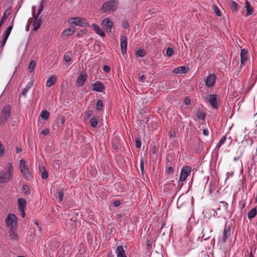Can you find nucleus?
I'll return each instance as SVG.
<instances>
[{"label":"nucleus","instance_id":"nucleus-15","mask_svg":"<svg viewBox=\"0 0 257 257\" xmlns=\"http://www.w3.org/2000/svg\"><path fill=\"white\" fill-rule=\"evenodd\" d=\"M216 76L214 74H210L205 81V84L208 87H212L216 80Z\"/></svg>","mask_w":257,"mask_h":257},{"label":"nucleus","instance_id":"nucleus-59","mask_svg":"<svg viewBox=\"0 0 257 257\" xmlns=\"http://www.w3.org/2000/svg\"><path fill=\"white\" fill-rule=\"evenodd\" d=\"M123 26L124 29H127V28H128L129 25L127 23V22H124L123 24Z\"/></svg>","mask_w":257,"mask_h":257},{"label":"nucleus","instance_id":"nucleus-13","mask_svg":"<svg viewBox=\"0 0 257 257\" xmlns=\"http://www.w3.org/2000/svg\"><path fill=\"white\" fill-rule=\"evenodd\" d=\"M87 78V74L82 72H81L76 81V84L78 86H82Z\"/></svg>","mask_w":257,"mask_h":257},{"label":"nucleus","instance_id":"nucleus-38","mask_svg":"<svg viewBox=\"0 0 257 257\" xmlns=\"http://www.w3.org/2000/svg\"><path fill=\"white\" fill-rule=\"evenodd\" d=\"M5 154V148L2 143L0 142V157L4 156Z\"/></svg>","mask_w":257,"mask_h":257},{"label":"nucleus","instance_id":"nucleus-23","mask_svg":"<svg viewBox=\"0 0 257 257\" xmlns=\"http://www.w3.org/2000/svg\"><path fill=\"white\" fill-rule=\"evenodd\" d=\"M57 78L55 75H52L47 81L46 87H50L53 85L56 81Z\"/></svg>","mask_w":257,"mask_h":257},{"label":"nucleus","instance_id":"nucleus-37","mask_svg":"<svg viewBox=\"0 0 257 257\" xmlns=\"http://www.w3.org/2000/svg\"><path fill=\"white\" fill-rule=\"evenodd\" d=\"M23 189L25 194L28 195L30 193V189L28 185H24L23 186Z\"/></svg>","mask_w":257,"mask_h":257},{"label":"nucleus","instance_id":"nucleus-22","mask_svg":"<svg viewBox=\"0 0 257 257\" xmlns=\"http://www.w3.org/2000/svg\"><path fill=\"white\" fill-rule=\"evenodd\" d=\"M19 210L25 209L27 201L25 199L19 198L18 200Z\"/></svg>","mask_w":257,"mask_h":257},{"label":"nucleus","instance_id":"nucleus-18","mask_svg":"<svg viewBox=\"0 0 257 257\" xmlns=\"http://www.w3.org/2000/svg\"><path fill=\"white\" fill-rule=\"evenodd\" d=\"M116 254L117 257H126L125 250H124L123 247L121 245L117 247L116 249Z\"/></svg>","mask_w":257,"mask_h":257},{"label":"nucleus","instance_id":"nucleus-26","mask_svg":"<svg viewBox=\"0 0 257 257\" xmlns=\"http://www.w3.org/2000/svg\"><path fill=\"white\" fill-rule=\"evenodd\" d=\"M75 31V29L74 28H69L63 32V35L65 36H71L74 33Z\"/></svg>","mask_w":257,"mask_h":257},{"label":"nucleus","instance_id":"nucleus-4","mask_svg":"<svg viewBox=\"0 0 257 257\" xmlns=\"http://www.w3.org/2000/svg\"><path fill=\"white\" fill-rule=\"evenodd\" d=\"M17 217L12 213H9L5 219L6 226L9 229H16Z\"/></svg>","mask_w":257,"mask_h":257},{"label":"nucleus","instance_id":"nucleus-11","mask_svg":"<svg viewBox=\"0 0 257 257\" xmlns=\"http://www.w3.org/2000/svg\"><path fill=\"white\" fill-rule=\"evenodd\" d=\"M102 25L105 29L107 33H110L113 26V23L108 18H106L102 21Z\"/></svg>","mask_w":257,"mask_h":257},{"label":"nucleus","instance_id":"nucleus-52","mask_svg":"<svg viewBox=\"0 0 257 257\" xmlns=\"http://www.w3.org/2000/svg\"><path fill=\"white\" fill-rule=\"evenodd\" d=\"M145 79H146V76L144 75H142L140 76L139 81L141 82H144Z\"/></svg>","mask_w":257,"mask_h":257},{"label":"nucleus","instance_id":"nucleus-19","mask_svg":"<svg viewBox=\"0 0 257 257\" xmlns=\"http://www.w3.org/2000/svg\"><path fill=\"white\" fill-rule=\"evenodd\" d=\"M212 232V229H205L204 228L202 230V238L204 240H207L210 237V233Z\"/></svg>","mask_w":257,"mask_h":257},{"label":"nucleus","instance_id":"nucleus-39","mask_svg":"<svg viewBox=\"0 0 257 257\" xmlns=\"http://www.w3.org/2000/svg\"><path fill=\"white\" fill-rule=\"evenodd\" d=\"M103 107V103L102 101L100 100H99L97 102L96 104V108L97 110H101Z\"/></svg>","mask_w":257,"mask_h":257},{"label":"nucleus","instance_id":"nucleus-54","mask_svg":"<svg viewBox=\"0 0 257 257\" xmlns=\"http://www.w3.org/2000/svg\"><path fill=\"white\" fill-rule=\"evenodd\" d=\"M203 134L205 136H208L209 135V131L208 129H204L203 131Z\"/></svg>","mask_w":257,"mask_h":257},{"label":"nucleus","instance_id":"nucleus-45","mask_svg":"<svg viewBox=\"0 0 257 257\" xmlns=\"http://www.w3.org/2000/svg\"><path fill=\"white\" fill-rule=\"evenodd\" d=\"M135 143H136V147L137 148H140L141 146V142L139 138H137L135 139Z\"/></svg>","mask_w":257,"mask_h":257},{"label":"nucleus","instance_id":"nucleus-9","mask_svg":"<svg viewBox=\"0 0 257 257\" xmlns=\"http://www.w3.org/2000/svg\"><path fill=\"white\" fill-rule=\"evenodd\" d=\"M20 169L22 174L25 176L26 178H28L30 176V174L29 170L26 166V162L24 160H21L20 162Z\"/></svg>","mask_w":257,"mask_h":257},{"label":"nucleus","instance_id":"nucleus-6","mask_svg":"<svg viewBox=\"0 0 257 257\" xmlns=\"http://www.w3.org/2000/svg\"><path fill=\"white\" fill-rule=\"evenodd\" d=\"M69 23L76 26L85 27L88 25L86 19L79 17L70 18L69 20Z\"/></svg>","mask_w":257,"mask_h":257},{"label":"nucleus","instance_id":"nucleus-41","mask_svg":"<svg viewBox=\"0 0 257 257\" xmlns=\"http://www.w3.org/2000/svg\"><path fill=\"white\" fill-rule=\"evenodd\" d=\"M213 10L217 16H221V13L220 12L219 9L216 6H213Z\"/></svg>","mask_w":257,"mask_h":257},{"label":"nucleus","instance_id":"nucleus-34","mask_svg":"<svg viewBox=\"0 0 257 257\" xmlns=\"http://www.w3.org/2000/svg\"><path fill=\"white\" fill-rule=\"evenodd\" d=\"M226 140V136H223L219 140L218 144H217V148H219L222 145V144L224 143V142Z\"/></svg>","mask_w":257,"mask_h":257},{"label":"nucleus","instance_id":"nucleus-25","mask_svg":"<svg viewBox=\"0 0 257 257\" xmlns=\"http://www.w3.org/2000/svg\"><path fill=\"white\" fill-rule=\"evenodd\" d=\"M257 214V209L254 207L251 209L247 213V217L249 219L254 218Z\"/></svg>","mask_w":257,"mask_h":257},{"label":"nucleus","instance_id":"nucleus-7","mask_svg":"<svg viewBox=\"0 0 257 257\" xmlns=\"http://www.w3.org/2000/svg\"><path fill=\"white\" fill-rule=\"evenodd\" d=\"M231 229L230 226H225L224 229L223 230L222 237L219 240L222 243H224L226 242L227 240L229 239V238L231 236Z\"/></svg>","mask_w":257,"mask_h":257},{"label":"nucleus","instance_id":"nucleus-55","mask_svg":"<svg viewBox=\"0 0 257 257\" xmlns=\"http://www.w3.org/2000/svg\"><path fill=\"white\" fill-rule=\"evenodd\" d=\"M140 167H141V171L143 172L144 171V161L143 160H142L141 161Z\"/></svg>","mask_w":257,"mask_h":257},{"label":"nucleus","instance_id":"nucleus-58","mask_svg":"<svg viewBox=\"0 0 257 257\" xmlns=\"http://www.w3.org/2000/svg\"><path fill=\"white\" fill-rule=\"evenodd\" d=\"M233 175V172H227L226 173V176H227L226 179L228 178L229 177H232Z\"/></svg>","mask_w":257,"mask_h":257},{"label":"nucleus","instance_id":"nucleus-20","mask_svg":"<svg viewBox=\"0 0 257 257\" xmlns=\"http://www.w3.org/2000/svg\"><path fill=\"white\" fill-rule=\"evenodd\" d=\"M16 229H9V237L11 239L18 240L19 236L17 233L15 231Z\"/></svg>","mask_w":257,"mask_h":257},{"label":"nucleus","instance_id":"nucleus-33","mask_svg":"<svg viewBox=\"0 0 257 257\" xmlns=\"http://www.w3.org/2000/svg\"><path fill=\"white\" fill-rule=\"evenodd\" d=\"M237 6L238 5L236 2L234 1L231 2L230 4V7L233 11H235L237 10Z\"/></svg>","mask_w":257,"mask_h":257},{"label":"nucleus","instance_id":"nucleus-50","mask_svg":"<svg viewBox=\"0 0 257 257\" xmlns=\"http://www.w3.org/2000/svg\"><path fill=\"white\" fill-rule=\"evenodd\" d=\"M190 102H191V101H190V99L188 97H186L184 99V103L188 105H189L190 104Z\"/></svg>","mask_w":257,"mask_h":257},{"label":"nucleus","instance_id":"nucleus-21","mask_svg":"<svg viewBox=\"0 0 257 257\" xmlns=\"http://www.w3.org/2000/svg\"><path fill=\"white\" fill-rule=\"evenodd\" d=\"M245 8L246 11V16H248L251 15L253 14V10L252 7H251L250 4L247 0H246L245 2Z\"/></svg>","mask_w":257,"mask_h":257},{"label":"nucleus","instance_id":"nucleus-40","mask_svg":"<svg viewBox=\"0 0 257 257\" xmlns=\"http://www.w3.org/2000/svg\"><path fill=\"white\" fill-rule=\"evenodd\" d=\"M173 52H174L173 49L172 48L169 47L167 49L166 55L168 57H170L173 55Z\"/></svg>","mask_w":257,"mask_h":257},{"label":"nucleus","instance_id":"nucleus-14","mask_svg":"<svg viewBox=\"0 0 257 257\" xmlns=\"http://www.w3.org/2000/svg\"><path fill=\"white\" fill-rule=\"evenodd\" d=\"M120 41L122 53L123 55L126 54L127 43L125 37L124 36H121Z\"/></svg>","mask_w":257,"mask_h":257},{"label":"nucleus","instance_id":"nucleus-48","mask_svg":"<svg viewBox=\"0 0 257 257\" xmlns=\"http://www.w3.org/2000/svg\"><path fill=\"white\" fill-rule=\"evenodd\" d=\"M110 70V69L109 66H107V65H105V66H104L103 68V70L105 72H106V73H108V72H109Z\"/></svg>","mask_w":257,"mask_h":257},{"label":"nucleus","instance_id":"nucleus-28","mask_svg":"<svg viewBox=\"0 0 257 257\" xmlns=\"http://www.w3.org/2000/svg\"><path fill=\"white\" fill-rule=\"evenodd\" d=\"M41 117L44 120H47L49 116V113L47 110H43L41 113Z\"/></svg>","mask_w":257,"mask_h":257},{"label":"nucleus","instance_id":"nucleus-30","mask_svg":"<svg viewBox=\"0 0 257 257\" xmlns=\"http://www.w3.org/2000/svg\"><path fill=\"white\" fill-rule=\"evenodd\" d=\"M196 114L197 117L201 120H204L205 118V113L200 110L197 111Z\"/></svg>","mask_w":257,"mask_h":257},{"label":"nucleus","instance_id":"nucleus-5","mask_svg":"<svg viewBox=\"0 0 257 257\" xmlns=\"http://www.w3.org/2000/svg\"><path fill=\"white\" fill-rule=\"evenodd\" d=\"M11 108L9 105L5 106L0 113V122L5 123L11 115Z\"/></svg>","mask_w":257,"mask_h":257},{"label":"nucleus","instance_id":"nucleus-60","mask_svg":"<svg viewBox=\"0 0 257 257\" xmlns=\"http://www.w3.org/2000/svg\"><path fill=\"white\" fill-rule=\"evenodd\" d=\"M54 167L56 169H58L59 168V164L57 162H56L54 164Z\"/></svg>","mask_w":257,"mask_h":257},{"label":"nucleus","instance_id":"nucleus-31","mask_svg":"<svg viewBox=\"0 0 257 257\" xmlns=\"http://www.w3.org/2000/svg\"><path fill=\"white\" fill-rule=\"evenodd\" d=\"M36 66V62L34 60H32L29 65V70L30 73H32Z\"/></svg>","mask_w":257,"mask_h":257},{"label":"nucleus","instance_id":"nucleus-8","mask_svg":"<svg viewBox=\"0 0 257 257\" xmlns=\"http://www.w3.org/2000/svg\"><path fill=\"white\" fill-rule=\"evenodd\" d=\"M92 90L94 91L102 92L105 89V86L104 84L99 81H97L95 82L92 84Z\"/></svg>","mask_w":257,"mask_h":257},{"label":"nucleus","instance_id":"nucleus-49","mask_svg":"<svg viewBox=\"0 0 257 257\" xmlns=\"http://www.w3.org/2000/svg\"><path fill=\"white\" fill-rule=\"evenodd\" d=\"M48 175L47 172L46 171H43L42 174V178L44 179H46L48 178Z\"/></svg>","mask_w":257,"mask_h":257},{"label":"nucleus","instance_id":"nucleus-62","mask_svg":"<svg viewBox=\"0 0 257 257\" xmlns=\"http://www.w3.org/2000/svg\"><path fill=\"white\" fill-rule=\"evenodd\" d=\"M22 151V149L20 147H17L16 148V152L17 153H19Z\"/></svg>","mask_w":257,"mask_h":257},{"label":"nucleus","instance_id":"nucleus-43","mask_svg":"<svg viewBox=\"0 0 257 257\" xmlns=\"http://www.w3.org/2000/svg\"><path fill=\"white\" fill-rule=\"evenodd\" d=\"M43 4L41 3V5H40L39 9H38V10L37 11V15H35L34 16L39 17V16L40 15V14H41V13L43 11Z\"/></svg>","mask_w":257,"mask_h":257},{"label":"nucleus","instance_id":"nucleus-42","mask_svg":"<svg viewBox=\"0 0 257 257\" xmlns=\"http://www.w3.org/2000/svg\"><path fill=\"white\" fill-rule=\"evenodd\" d=\"M31 86L29 85H27L26 87L23 90L22 94L23 95H26L29 90L30 89Z\"/></svg>","mask_w":257,"mask_h":257},{"label":"nucleus","instance_id":"nucleus-29","mask_svg":"<svg viewBox=\"0 0 257 257\" xmlns=\"http://www.w3.org/2000/svg\"><path fill=\"white\" fill-rule=\"evenodd\" d=\"M90 122L91 126H92L93 127H95L97 126L98 122L97 117H93L92 118H91Z\"/></svg>","mask_w":257,"mask_h":257},{"label":"nucleus","instance_id":"nucleus-61","mask_svg":"<svg viewBox=\"0 0 257 257\" xmlns=\"http://www.w3.org/2000/svg\"><path fill=\"white\" fill-rule=\"evenodd\" d=\"M173 171V169L172 167H169L168 168V170H167V172L168 173H172Z\"/></svg>","mask_w":257,"mask_h":257},{"label":"nucleus","instance_id":"nucleus-47","mask_svg":"<svg viewBox=\"0 0 257 257\" xmlns=\"http://www.w3.org/2000/svg\"><path fill=\"white\" fill-rule=\"evenodd\" d=\"M49 130L47 128L43 129L41 132V134L44 136H47L49 133Z\"/></svg>","mask_w":257,"mask_h":257},{"label":"nucleus","instance_id":"nucleus-12","mask_svg":"<svg viewBox=\"0 0 257 257\" xmlns=\"http://www.w3.org/2000/svg\"><path fill=\"white\" fill-rule=\"evenodd\" d=\"M217 97L216 94H211L206 96V99L210 103V104L215 108H217L218 107V104L217 102Z\"/></svg>","mask_w":257,"mask_h":257},{"label":"nucleus","instance_id":"nucleus-63","mask_svg":"<svg viewBox=\"0 0 257 257\" xmlns=\"http://www.w3.org/2000/svg\"><path fill=\"white\" fill-rule=\"evenodd\" d=\"M83 35V31H80V32H79L78 33V35H77V36H78V37H82Z\"/></svg>","mask_w":257,"mask_h":257},{"label":"nucleus","instance_id":"nucleus-35","mask_svg":"<svg viewBox=\"0 0 257 257\" xmlns=\"http://www.w3.org/2000/svg\"><path fill=\"white\" fill-rule=\"evenodd\" d=\"M78 212H76L75 211H72L71 212V216H72L71 218V220L73 222H76L77 220V219L75 217V216L78 215Z\"/></svg>","mask_w":257,"mask_h":257},{"label":"nucleus","instance_id":"nucleus-32","mask_svg":"<svg viewBox=\"0 0 257 257\" xmlns=\"http://www.w3.org/2000/svg\"><path fill=\"white\" fill-rule=\"evenodd\" d=\"M13 22H14V20L12 21V25L11 26H10L6 30V31L5 32V35L6 36V37H9L10 33H11V32L13 29Z\"/></svg>","mask_w":257,"mask_h":257},{"label":"nucleus","instance_id":"nucleus-24","mask_svg":"<svg viewBox=\"0 0 257 257\" xmlns=\"http://www.w3.org/2000/svg\"><path fill=\"white\" fill-rule=\"evenodd\" d=\"M38 17L34 16L35 21L33 23V26L34 27V30H37L41 26V21L40 19H38Z\"/></svg>","mask_w":257,"mask_h":257},{"label":"nucleus","instance_id":"nucleus-44","mask_svg":"<svg viewBox=\"0 0 257 257\" xmlns=\"http://www.w3.org/2000/svg\"><path fill=\"white\" fill-rule=\"evenodd\" d=\"M71 60V57L69 54H65L64 56V60L66 62H68Z\"/></svg>","mask_w":257,"mask_h":257},{"label":"nucleus","instance_id":"nucleus-1","mask_svg":"<svg viewBox=\"0 0 257 257\" xmlns=\"http://www.w3.org/2000/svg\"><path fill=\"white\" fill-rule=\"evenodd\" d=\"M13 166L9 163L7 166V170L0 171V183H4L9 181L12 178Z\"/></svg>","mask_w":257,"mask_h":257},{"label":"nucleus","instance_id":"nucleus-53","mask_svg":"<svg viewBox=\"0 0 257 257\" xmlns=\"http://www.w3.org/2000/svg\"><path fill=\"white\" fill-rule=\"evenodd\" d=\"M25 209H21L19 210V212H20V214L22 217L24 218L25 217Z\"/></svg>","mask_w":257,"mask_h":257},{"label":"nucleus","instance_id":"nucleus-27","mask_svg":"<svg viewBox=\"0 0 257 257\" xmlns=\"http://www.w3.org/2000/svg\"><path fill=\"white\" fill-rule=\"evenodd\" d=\"M119 141L118 138L114 137L112 140V146L115 150H117L119 148Z\"/></svg>","mask_w":257,"mask_h":257},{"label":"nucleus","instance_id":"nucleus-17","mask_svg":"<svg viewBox=\"0 0 257 257\" xmlns=\"http://www.w3.org/2000/svg\"><path fill=\"white\" fill-rule=\"evenodd\" d=\"M92 27L93 30L99 36L101 37H104L105 33L104 32L100 29L99 26L96 24H93L92 25Z\"/></svg>","mask_w":257,"mask_h":257},{"label":"nucleus","instance_id":"nucleus-46","mask_svg":"<svg viewBox=\"0 0 257 257\" xmlns=\"http://www.w3.org/2000/svg\"><path fill=\"white\" fill-rule=\"evenodd\" d=\"M64 197V194L62 191H59L58 192V199L60 201H61L63 200Z\"/></svg>","mask_w":257,"mask_h":257},{"label":"nucleus","instance_id":"nucleus-56","mask_svg":"<svg viewBox=\"0 0 257 257\" xmlns=\"http://www.w3.org/2000/svg\"><path fill=\"white\" fill-rule=\"evenodd\" d=\"M9 37H6V35L4 36V38H3V42H2V46L4 45L8 39Z\"/></svg>","mask_w":257,"mask_h":257},{"label":"nucleus","instance_id":"nucleus-51","mask_svg":"<svg viewBox=\"0 0 257 257\" xmlns=\"http://www.w3.org/2000/svg\"><path fill=\"white\" fill-rule=\"evenodd\" d=\"M112 203H113V205L115 207L118 206L120 204V202L119 200H115Z\"/></svg>","mask_w":257,"mask_h":257},{"label":"nucleus","instance_id":"nucleus-36","mask_svg":"<svg viewBox=\"0 0 257 257\" xmlns=\"http://www.w3.org/2000/svg\"><path fill=\"white\" fill-rule=\"evenodd\" d=\"M145 51L143 49H140L136 52L137 56L139 57H143L145 55Z\"/></svg>","mask_w":257,"mask_h":257},{"label":"nucleus","instance_id":"nucleus-2","mask_svg":"<svg viewBox=\"0 0 257 257\" xmlns=\"http://www.w3.org/2000/svg\"><path fill=\"white\" fill-rule=\"evenodd\" d=\"M117 1H110L103 5L101 10L103 13H110L115 11L117 8Z\"/></svg>","mask_w":257,"mask_h":257},{"label":"nucleus","instance_id":"nucleus-16","mask_svg":"<svg viewBox=\"0 0 257 257\" xmlns=\"http://www.w3.org/2000/svg\"><path fill=\"white\" fill-rule=\"evenodd\" d=\"M188 71V68L185 66H183L174 68L172 72L176 74H183L186 73Z\"/></svg>","mask_w":257,"mask_h":257},{"label":"nucleus","instance_id":"nucleus-57","mask_svg":"<svg viewBox=\"0 0 257 257\" xmlns=\"http://www.w3.org/2000/svg\"><path fill=\"white\" fill-rule=\"evenodd\" d=\"M9 37H6V35L4 36V38H3V42H2V46L4 45L8 39Z\"/></svg>","mask_w":257,"mask_h":257},{"label":"nucleus","instance_id":"nucleus-10","mask_svg":"<svg viewBox=\"0 0 257 257\" xmlns=\"http://www.w3.org/2000/svg\"><path fill=\"white\" fill-rule=\"evenodd\" d=\"M249 55L248 51L245 49H242L240 50V61L241 66L245 65L246 61L249 59Z\"/></svg>","mask_w":257,"mask_h":257},{"label":"nucleus","instance_id":"nucleus-64","mask_svg":"<svg viewBox=\"0 0 257 257\" xmlns=\"http://www.w3.org/2000/svg\"><path fill=\"white\" fill-rule=\"evenodd\" d=\"M92 114V111L90 110L87 112V115L88 116H90Z\"/></svg>","mask_w":257,"mask_h":257},{"label":"nucleus","instance_id":"nucleus-3","mask_svg":"<svg viewBox=\"0 0 257 257\" xmlns=\"http://www.w3.org/2000/svg\"><path fill=\"white\" fill-rule=\"evenodd\" d=\"M191 172V168L190 166H186L182 168L180 176L178 181V186L177 187L179 189H181L183 184L180 182L184 181L187 177L190 175Z\"/></svg>","mask_w":257,"mask_h":257}]
</instances>
